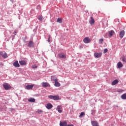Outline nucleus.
Segmentation results:
<instances>
[{"instance_id":"f704fd0d","label":"nucleus","mask_w":126,"mask_h":126,"mask_svg":"<svg viewBox=\"0 0 126 126\" xmlns=\"http://www.w3.org/2000/svg\"><path fill=\"white\" fill-rule=\"evenodd\" d=\"M54 76H52L51 77V80H54Z\"/></svg>"},{"instance_id":"7ed1b4c3","label":"nucleus","mask_w":126,"mask_h":126,"mask_svg":"<svg viewBox=\"0 0 126 126\" xmlns=\"http://www.w3.org/2000/svg\"><path fill=\"white\" fill-rule=\"evenodd\" d=\"M83 42L85 44H89V43L91 42V40L89 39V37H86L85 38H84Z\"/></svg>"},{"instance_id":"1a4fd4ad","label":"nucleus","mask_w":126,"mask_h":126,"mask_svg":"<svg viewBox=\"0 0 126 126\" xmlns=\"http://www.w3.org/2000/svg\"><path fill=\"white\" fill-rule=\"evenodd\" d=\"M114 34H115V31H114L113 30L110 31L108 32V35L109 37H112V36H113V35H114Z\"/></svg>"},{"instance_id":"4be33fe9","label":"nucleus","mask_w":126,"mask_h":126,"mask_svg":"<svg viewBox=\"0 0 126 126\" xmlns=\"http://www.w3.org/2000/svg\"><path fill=\"white\" fill-rule=\"evenodd\" d=\"M121 98H122V99H123V100H126V94H123L121 96Z\"/></svg>"},{"instance_id":"393cba45","label":"nucleus","mask_w":126,"mask_h":126,"mask_svg":"<svg viewBox=\"0 0 126 126\" xmlns=\"http://www.w3.org/2000/svg\"><path fill=\"white\" fill-rule=\"evenodd\" d=\"M85 115V113L81 112V113L79 117H80V118H82V117H83V116H84Z\"/></svg>"},{"instance_id":"7c9ffc66","label":"nucleus","mask_w":126,"mask_h":126,"mask_svg":"<svg viewBox=\"0 0 126 126\" xmlns=\"http://www.w3.org/2000/svg\"><path fill=\"white\" fill-rule=\"evenodd\" d=\"M32 68H37V66L36 65H33L32 66Z\"/></svg>"},{"instance_id":"c9c22d12","label":"nucleus","mask_w":126,"mask_h":126,"mask_svg":"<svg viewBox=\"0 0 126 126\" xmlns=\"http://www.w3.org/2000/svg\"><path fill=\"white\" fill-rule=\"evenodd\" d=\"M67 126H73V125H68Z\"/></svg>"},{"instance_id":"aec40b11","label":"nucleus","mask_w":126,"mask_h":126,"mask_svg":"<svg viewBox=\"0 0 126 126\" xmlns=\"http://www.w3.org/2000/svg\"><path fill=\"white\" fill-rule=\"evenodd\" d=\"M42 87H45L46 88L48 87V86H50V85L47 83H42Z\"/></svg>"},{"instance_id":"dca6fc26","label":"nucleus","mask_w":126,"mask_h":126,"mask_svg":"<svg viewBox=\"0 0 126 126\" xmlns=\"http://www.w3.org/2000/svg\"><path fill=\"white\" fill-rule=\"evenodd\" d=\"M46 108L48 110H51V109H52V108H53V105H52V104H51V103H48L46 105Z\"/></svg>"},{"instance_id":"9b49d317","label":"nucleus","mask_w":126,"mask_h":126,"mask_svg":"<svg viewBox=\"0 0 126 126\" xmlns=\"http://www.w3.org/2000/svg\"><path fill=\"white\" fill-rule=\"evenodd\" d=\"M33 87H34V85H28L26 87V89H27V90H30V89H32Z\"/></svg>"},{"instance_id":"423d86ee","label":"nucleus","mask_w":126,"mask_h":126,"mask_svg":"<svg viewBox=\"0 0 126 126\" xmlns=\"http://www.w3.org/2000/svg\"><path fill=\"white\" fill-rule=\"evenodd\" d=\"M0 55L1 56V57L4 59H6V58L8 57L7 56V54H6L5 52L3 53L2 52H0Z\"/></svg>"},{"instance_id":"20e7f679","label":"nucleus","mask_w":126,"mask_h":126,"mask_svg":"<svg viewBox=\"0 0 126 126\" xmlns=\"http://www.w3.org/2000/svg\"><path fill=\"white\" fill-rule=\"evenodd\" d=\"M54 81L55 82L54 85L56 86V87H60V86H61V84L58 82V79H55Z\"/></svg>"},{"instance_id":"e433bc0d","label":"nucleus","mask_w":126,"mask_h":126,"mask_svg":"<svg viewBox=\"0 0 126 126\" xmlns=\"http://www.w3.org/2000/svg\"><path fill=\"white\" fill-rule=\"evenodd\" d=\"M10 0L12 1V0Z\"/></svg>"},{"instance_id":"a211bd4d","label":"nucleus","mask_w":126,"mask_h":126,"mask_svg":"<svg viewBox=\"0 0 126 126\" xmlns=\"http://www.w3.org/2000/svg\"><path fill=\"white\" fill-rule=\"evenodd\" d=\"M92 125L93 126H98L99 125L98 124V122L97 121H92Z\"/></svg>"},{"instance_id":"c756f323","label":"nucleus","mask_w":126,"mask_h":126,"mask_svg":"<svg viewBox=\"0 0 126 126\" xmlns=\"http://www.w3.org/2000/svg\"><path fill=\"white\" fill-rule=\"evenodd\" d=\"M103 38L100 39H99V43H100V44H102V43H103Z\"/></svg>"},{"instance_id":"f8f14e48","label":"nucleus","mask_w":126,"mask_h":126,"mask_svg":"<svg viewBox=\"0 0 126 126\" xmlns=\"http://www.w3.org/2000/svg\"><path fill=\"white\" fill-rule=\"evenodd\" d=\"M66 125H67V122H66V121L61 122L60 123V126H66Z\"/></svg>"},{"instance_id":"72a5a7b5","label":"nucleus","mask_w":126,"mask_h":126,"mask_svg":"<svg viewBox=\"0 0 126 126\" xmlns=\"http://www.w3.org/2000/svg\"><path fill=\"white\" fill-rule=\"evenodd\" d=\"M40 8H41V6L38 5V6H37V9H40Z\"/></svg>"},{"instance_id":"c85d7f7f","label":"nucleus","mask_w":126,"mask_h":126,"mask_svg":"<svg viewBox=\"0 0 126 126\" xmlns=\"http://www.w3.org/2000/svg\"><path fill=\"white\" fill-rule=\"evenodd\" d=\"M107 52H108V49L106 48L104 50L103 53L104 54H106V53H107Z\"/></svg>"},{"instance_id":"f03ea898","label":"nucleus","mask_w":126,"mask_h":126,"mask_svg":"<svg viewBox=\"0 0 126 126\" xmlns=\"http://www.w3.org/2000/svg\"><path fill=\"white\" fill-rule=\"evenodd\" d=\"M3 86L5 90H8V89H11V86L6 83H4Z\"/></svg>"},{"instance_id":"39448f33","label":"nucleus","mask_w":126,"mask_h":126,"mask_svg":"<svg viewBox=\"0 0 126 126\" xmlns=\"http://www.w3.org/2000/svg\"><path fill=\"white\" fill-rule=\"evenodd\" d=\"M102 56V53L100 52V53H95L94 54V58H95L96 59H98L99 58H101V56Z\"/></svg>"},{"instance_id":"4468645a","label":"nucleus","mask_w":126,"mask_h":126,"mask_svg":"<svg viewBox=\"0 0 126 126\" xmlns=\"http://www.w3.org/2000/svg\"><path fill=\"white\" fill-rule=\"evenodd\" d=\"M13 65L15 67H19L20 65H19V63H18V61H16L13 63Z\"/></svg>"},{"instance_id":"ddd939ff","label":"nucleus","mask_w":126,"mask_h":126,"mask_svg":"<svg viewBox=\"0 0 126 126\" xmlns=\"http://www.w3.org/2000/svg\"><path fill=\"white\" fill-rule=\"evenodd\" d=\"M94 23H95V20L93 17H91V20L90 21V24L91 25H94Z\"/></svg>"},{"instance_id":"0eeeda50","label":"nucleus","mask_w":126,"mask_h":126,"mask_svg":"<svg viewBox=\"0 0 126 126\" xmlns=\"http://www.w3.org/2000/svg\"><path fill=\"white\" fill-rule=\"evenodd\" d=\"M28 47H29V48H33L34 47V42H33V41L30 40L29 41Z\"/></svg>"},{"instance_id":"2eb2a0df","label":"nucleus","mask_w":126,"mask_h":126,"mask_svg":"<svg viewBox=\"0 0 126 126\" xmlns=\"http://www.w3.org/2000/svg\"><path fill=\"white\" fill-rule=\"evenodd\" d=\"M123 63H122V62H119L117 64V66L118 67V68H122V67L123 66Z\"/></svg>"},{"instance_id":"9d476101","label":"nucleus","mask_w":126,"mask_h":126,"mask_svg":"<svg viewBox=\"0 0 126 126\" xmlns=\"http://www.w3.org/2000/svg\"><path fill=\"white\" fill-rule=\"evenodd\" d=\"M125 31L123 30L120 32V37L121 38V39L124 38V36H125Z\"/></svg>"},{"instance_id":"2f4dec72","label":"nucleus","mask_w":126,"mask_h":126,"mask_svg":"<svg viewBox=\"0 0 126 126\" xmlns=\"http://www.w3.org/2000/svg\"><path fill=\"white\" fill-rule=\"evenodd\" d=\"M117 91L118 92H123L124 90L120 89V90H118Z\"/></svg>"},{"instance_id":"a878e982","label":"nucleus","mask_w":126,"mask_h":126,"mask_svg":"<svg viewBox=\"0 0 126 126\" xmlns=\"http://www.w3.org/2000/svg\"><path fill=\"white\" fill-rule=\"evenodd\" d=\"M123 62H124L125 63H126V57H123L122 58Z\"/></svg>"},{"instance_id":"cd10ccee","label":"nucleus","mask_w":126,"mask_h":126,"mask_svg":"<svg viewBox=\"0 0 126 126\" xmlns=\"http://www.w3.org/2000/svg\"><path fill=\"white\" fill-rule=\"evenodd\" d=\"M38 19L40 21H42L43 20V17L40 16L39 17H38Z\"/></svg>"},{"instance_id":"f3484780","label":"nucleus","mask_w":126,"mask_h":126,"mask_svg":"<svg viewBox=\"0 0 126 126\" xmlns=\"http://www.w3.org/2000/svg\"><path fill=\"white\" fill-rule=\"evenodd\" d=\"M59 57L61 59H66V56H65V55L63 54H60L59 55Z\"/></svg>"},{"instance_id":"f257e3e1","label":"nucleus","mask_w":126,"mask_h":126,"mask_svg":"<svg viewBox=\"0 0 126 126\" xmlns=\"http://www.w3.org/2000/svg\"><path fill=\"white\" fill-rule=\"evenodd\" d=\"M49 99H53V100H60V96L59 95H50L48 96Z\"/></svg>"},{"instance_id":"412c9836","label":"nucleus","mask_w":126,"mask_h":126,"mask_svg":"<svg viewBox=\"0 0 126 126\" xmlns=\"http://www.w3.org/2000/svg\"><path fill=\"white\" fill-rule=\"evenodd\" d=\"M19 63L21 65H26V62L25 61H19Z\"/></svg>"},{"instance_id":"b1692460","label":"nucleus","mask_w":126,"mask_h":126,"mask_svg":"<svg viewBox=\"0 0 126 126\" xmlns=\"http://www.w3.org/2000/svg\"><path fill=\"white\" fill-rule=\"evenodd\" d=\"M57 22L59 23H62L63 22V21L62 20V19L59 18L57 19Z\"/></svg>"},{"instance_id":"bb28decb","label":"nucleus","mask_w":126,"mask_h":126,"mask_svg":"<svg viewBox=\"0 0 126 126\" xmlns=\"http://www.w3.org/2000/svg\"><path fill=\"white\" fill-rule=\"evenodd\" d=\"M36 113H38V114H40L41 113H43V111L41 110H38L37 111H36Z\"/></svg>"},{"instance_id":"6e6552de","label":"nucleus","mask_w":126,"mask_h":126,"mask_svg":"<svg viewBox=\"0 0 126 126\" xmlns=\"http://www.w3.org/2000/svg\"><path fill=\"white\" fill-rule=\"evenodd\" d=\"M57 111L59 112V113H63V107H62L61 105H59L57 109Z\"/></svg>"},{"instance_id":"6ab92c4d","label":"nucleus","mask_w":126,"mask_h":126,"mask_svg":"<svg viewBox=\"0 0 126 126\" xmlns=\"http://www.w3.org/2000/svg\"><path fill=\"white\" fill-rule=\"evenodd\" d=\"M119 83V80L116 79L112 82V85H116Z\"/></svg>"},{"instance_id":"473e14b6","label":"nucleus","mask_w":126,"mask_h":126,"mask_svg":"<svg viewBox=\"0 0 126 126\" xmlns=\"http://www.w3.org/2000/svg\"><path fill=\"white\" fill-rule=\"evenodd\" d=\"M50 38H52V36H51V35H49V37H48V42L49 43H50Z\"/></svg>"},{"instance_id":"5701e85b","label":"nucleus","mask_w":126,"mask_h":126,"mask_svg":"<svg viewBox=\"0 0 126 126\" xmlns=\"http://www.w3.org/2000/svg\"><path fill=\"white\" fill-rule=\"evenodd\" d=\"M29 102H35V99L34 98H30L28 99Z\"/></svg>"}]
</instances>
